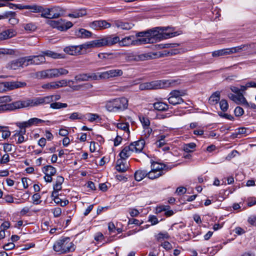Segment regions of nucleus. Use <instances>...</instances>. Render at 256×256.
Wrapping results in <instances>:
<instances>
[{
    "mask_svg": "<svg viewBox=\"0 0 256 256\" xmlns=\"http://www.w3.org/2000/svg\"><path fill=\"white\" fill-rule=\"evenodd\" d=\"M10 68L12 70H17L20 67H23L20 58L12 61L8 65Z\"/></svg>",
    "mask_w": 256,
    "mask_h": 256,
    "instance_id": "obj_38",
    "label": "nucleus"
},
{
    "mask_svg": "<svg viewBox=\"0 0 256 256\" xmlns=\"http://www.w3.org/2000/svg\"><path fill=\"white\" fill-rule=\"evenodd\" d=\"M172 30V28L169 26L154 28L150 30L148 36L136 40L135 44L136 45L153 44L178 35L177 32Z\"/></svg>",
    "mask_w": 256,
    "mask_h": 256,
    "instance_id": "obj_1",
    "label": "nucleus"
},
{
    "mask_svg": "<svg viewBox=\"0 0 256 256\" xmlns=\"http://www.w3.org/2000/svg\"><path fill=\"white\" fill-rule=\"evenodd\" d=\"M70 82L74 83V81L72 80H60L55 82L56 85V88L68 86V84Z\"/></svg>",
    "mask_w": 256,
    "mask_h": 256,
    "instance_id": "obj_45",
    "label": "nucleus"
},
{
    "mask_svg": "<svg viewBox=\"0 0 256 256\" xmlns=\"http://www.w3.org/2000/svg\"><path fill=\"white\" fill-rule=\"evenodd\" d=\"M220 109L223 112L226 111L228 108V104L227 102V101L226 100H222L220 101Z\"/></svg>",
    "mask_w": 256,
    "mask_h": 256,
    "instance_id": "obj_55",
    "label": "nucleus"
},
{
    "mask_svg": "<svg viewBox=\"0 0 256 256\" xmlns=\"http://www.w3.org/2000/svg\"><path fill=\"white\" fill-rule=\"evenodd\" d=\"M234 112L236 116H240L244 114V111L242 108L240 106H237Z\"/></svg>",
    "mask_w": 256,
    "mask_h": 256,
    "instance_id": "obj_59",
    "label": "nucleus"
},
{
    "mask_svg": "<svg viewBox=\"0 0 256 256\" xmlns=\"http://www.w3.org/2000/svg\"><path fill=\"white\" fill-rule=\"evenodd\" d=\"M22 26L28 32H33L36 28V26L32 23L23 24Z\"/></svg>",
    "mask_w": 256,
    "mask_h": 256,
    "instance_id": "obj_49",
    "label": "nucleus"
},
{
    "mask_svg": "<svg viewBox=\"0 0 256 256\" xmlns=\"http://www.w3.org/2000/svg\"><path fill=\"white\" fill-rule=\"evenodd\" d=\"M161 246L166 250H168L172 248V245L167 241H165L162 243Z\"/></svg>",
    "mask_w": 256,
    "mask_h": 256,
    "instance_id": "obj_61",
    "label": "nucleus"
},
{
    "mask_svg": "<svg viewBox=\"0 0 256 256\" xmlns=\"http://www.w3.org/2000/svg\"><path fill=\"white\" fill-rule=\"evenodd\" d=\"M42 88L46 90L57 89L56 85L55 83V82H48L46 84H43L42 86Z\"/></svg>",
    "mask_w": 256,
    "mask_h": 256,
    "instance_id": "obj_48",
    "label": "nucleus"
},
{
    "mask_svg": "<svg viewBox=\"0 0 256 256\" xmlns=\"http://www.w3.org/2000/svg\"><path fill=\"white\" fill-rule=\"evenodd\" d=\"M53 70L54 78H58L62 76H65L68 73V70L63 68H53Z\"/></svg>",
    "mask_w": 256,
    "mask_h": 256,
    "instance_id": "obj_30",
    "label": "nucleus"
},
{
    "mask_svg": "<svg viewBox=\"0 0 256 256\" xmlns=\"http://www.w3.org/2000/svg\"><path fill=\"white\" fill-rule=\"evenodd\" d=\"M54 96H48L44 97L36 98L34 99L26 100L24 101H18V103H20L18 108L48 104L54 101Z\"/></svg>",
    "mask_w": 256,
    "mask_h": 256,
    "instance_id": "obj_3",
    "label": "nucleus"
},
{
    "mask_svg": "<svg viewBox=\"0 0 256 256\" xmlns=\"http://www.w3.org/2000/svg\"><path fill=\"white\" fill-rule=\"evenodd\" d=\"M100 72L88 74V80H98L100 79H104V78H102L100 76Z\"/></svg>",
    "mask_w": 256,
    "mask_h": 256,
    "instance_id": "obj_54",
    "label": "nucleus"
},
{
    "mask_svg": "<svg viewBox=\"0 0 256 256\" xmlns=\"http://www.w3.org/2000/svg\"><path fill=\"white\" fill-rule=\"evenodd\" d=\"M74 80L75 81H74V82H76V83L88 81V74H78L74 76Z\"/></svg>",
    "mask_w": 256,
    "mask_h": 256,
    "instance_id": "obj_37",
    "label": "nucleus"
},
{
    "mask_svg": "<svg viewBox=\"0 0 256 256\" xmlns=\"http://www.w3.org/2000/svg\"><path fill=\"white\" fill-rule=\"evenodd\" d=\"M140 120L141 123L142 124L143 128L149 126L150 124V122L149 119L148 118H146L144 116L140 117Z\"/></svg>",
    "mask_w": 256,
    "mask_h": 256,
    "instance_id": "obj_57",
    "label": "nucleus"
},
{
    "mask_svg": "<svg viewBox=\"0 0 256 256\" xmlns=\"http://www.w3.org/2000/svg\"><path fill=\"white\" fill-rule=\"evenodd\" d=\"M156 239L158 241H162L166 239H168L170 236L167 232H160L154 236Z\"/></svg>",
    "mask_w": 256,
    "mask_h": 256,
    "instance_id": "obj_41",
    "label": "nucleus"
},
{
    "mask_svg": "<svg viewBox=\"0 0 256 256\" xmlns=\"http://www.w3.org/2000/svg\"><path fill=\"white\" fill-rule=\"evenodd\" d=\"M148 171L144 170H138L134 173V178L136 180L140 182L147 176Z\"/></svg>",
    "mask_w": 256,
    "mask_h": 256,
    "instance_id": "obj_28",
    "label": "nucleus"
},
{
    "mask_svg": "<svg viewBox=\"0 0 256 256\" xmlns=\"http://www.w3.org/2000/svg\"><path fill=\"white\" fill-rule=\"evenodd\" d=\"M220 99V92H216L214 93L209 98V103L214 105L218 102Z\"/></svg>",
    "mask_w": 256,
    "mask_h": 256,
    "instance_id": "obj_32",
    "label": "nucleus"
},
{
    "mask_svg": "<svg viewBox=\"0 0 256 256\" xmlns=\"http://www.w3.org/2000/svg\"><path fill=\"white\" fill-rule=\"evenodd\" d=\"M54 250L61 254L74 251L75 246L68 237L57 240L53 246Z\"/></svg>",
    "mask_w": 256,
    "mask_h": 256,
    "instance_id": "obj_4",
    "label": "nucleus"
},
{
    "mask_svg": "<svg viewBox=\"0 0 256 256\" xmlns=\"http://www.w3.org/2000/svg\"><path fill=\"white\" fill-rule=\"evenodd\" d=\"M157 54L156 53L154 52H148V53H144L142 54L136 56V61H144L149 60L154 58H155Z\"/></svg>",
    "mask_w": 256,
    "mask_h": 256,
    "instance_id": "obj_23",
    "label": "nucleus"
},
{
    "mask_svg": "<svg viewBox=\"0 0 256 256\" xmlns=\"http://www.w3.org/2000/svg\"><path fill=\"white\" fill-rule=\"evenodd\" d=\"M76 35L80 38H88L91 37L92 33L86 29L80 28L75 32Z\"/></svg>",
    "mask_w": 256,
    "mask_h": 256,
    "instance_id": "obj_20",
    "label": "nucleus"
},
{
    "mask_svg": "<svg viewBox=\"0 0 256 256\" xmlns=\"http://www.w3.org/2000/svg\"><path fill=\"white\" fill-rule=\"evenodd\" d=\"M134 152L131 147L130 144L129 146H126L124 148L121 152L120 153L119 156L121 158L126 159L129 157Z\"/></svg>",
    "mask_w": 256,
    "mask_h": 256,
    "instance_id": "obj_21",
    "label": "nucleus"
},
{
    "mask_svg": "<svg viewBox=\"0 0 256 256\" xmlns=\"http://www.w3.org/2000/svg\"><path fill=\"white\" fill-rule=\"evenodd\" d=\"M20 60L22 65V66H26L30 64H33V58L32 56H30L20 58Z\"/></svg>",
    "mask_w": 256,
    "mask_h": 256,
    "instance_id": "obj_36",
    "label": "nucleus"
},
{
    "mask_svg": "<svg viewBox=\"0 0 256 256\" xmlns=\"http://www.w3.org/2000/svg\"><path fill=\"white\" fill-rule=\"evenodd\" d=\"M26 86V83L24 82L18 81L3 82L0 83V91L12 90L15 88H22Z\"/></svg>",
    "mask_w": 256,
    "mask_h": 256,
    "instance_id": "obj_9",
    "label": "nucleus"
},
{
    "mask_svg": "<svg viewBox=\"0 0 256 256\" xmlns=\"http://www.w3.org/2000/svg\"><path fill=\"white\" fill-rule=\"evenodd\" d=\"M46 23L52 28H57L60 31L66 30L72 26V24L70 22H66L62 19L58 20H48Z\"/></svg>",
    "mask_w": 256,
    "mask_h": 256,
    "instance_id": "obj_7",
    "label": "nucleus"
},
{
    "mask_svg": "<svg viewBox=\"0 0 256 256\" xmlns=\"http://www.w3.org/2000/svg\"><path fill=\"white\" fill-rule=\"evenodd\" d=\"M128 106V100L125 98H120L106 102V109L110 112H118L126 110Z\"/></svg>",
    "mask_w": 256,
    "mask_h": 256,
    "instance_id": "obj_2",
    "label": "nucleus"
},
{
    "mask_svg": "<svg viewBox=\"0 0 256 256\" xmlns=\"http://www.w3.org/2000/svg\"><path fill=\"white\" fill-rule=\"evenodd\" d=\"M60 8L58 7H54L51 8H47L42 11L41 16L42 17L52 20L57 18L60 16L59 12Z\"/></svg>",
    "mask_w": 256,
    "mask_h": 256,
    "instance_id": "obj_10",
    "label": "nucleus"
},
{
    "mask_svg": "<svg viewBox=\"0 0 256 256\" xmlns=\"http://www.w3.org/2000/svg\"><path fill=\"white\" fill-rule=\"evenodd\" d=\"M94 42L95 48H100L107 46L105 37H103L100 39L94 40Z\"/></svg>",
    "mask_w": 256,
    "mask_h": 256,
    "instance_id": "obj_39",
    "label": "nucleus"
},
{
    "mask_svg": "<svg viewBox=\"0 0 256 256\" xmlns=\"http://www.w3.org/2000/svg\"><path fill=\"white\" fill-rule=\"evenodd\" d=\"M136 56L134 55L133 53H128L126 54V60L128 62L136 61Z\"/></svg>",
    "mask_w": 256,
    "mask_h": 256,
    "instance_id": "obj_58",
    "label": "nucleus"
},
{
    "mask_svg": "<svg viewBox=\"0 0 256 256\" xmlns=\"http://www.w3.org/2000/svg\"><path fill=\"white\" fill-rule=\"evenodd\" d=\"M10 161V156L8 154H4L0 159V163L2 164H6Z\"/></svg>",
    "mask_w": 256,
    "mask_h": 256,
    "instance_id": "obj_62",
    "label": "nucleus"
},
{
    "mask_svg": "<svg viewBox=\"0 0 256 256\" xmlns=\"http://www.w3.org/2000/svg\"><path fill=\"white\" fill-rule=\"evenodd\" d=\"M249 47L250 46L248 44H242L240 46H236L238 52L247 50L249 48Z\"/></svg>",
    "mask_w": 256,
    "mask_h": 256,
    "instance_id": "obj_60",
    "label": "nucleus"
},
{
    "mask_svg": "<svg viewBox=\"0 0 256 256\" xmlns=\"http://www.w3.org/2000/svg\"><path fill=\"white\" fill-rule=\"evenodd\" d=\"M166 166L163 164L152 162L151 164V168L153 171L162 174V176L164 174L163 171L166 168Z\"/></svg>",
    "mask_w": 256,
    "mask_h": 256,
    "instance_id": "obj_25",
    "label": "nucleus"
},
{
    "mask_svg": "<svg viewBox=\"0 0 256 256\" xmlns=\"http://www.w3.org/2000/svg\"><path fill=\"white\" fill-rule=\"evenodd\" d=\"M33 64H40L46 62V58L43 54L38 56H32Z\"/></svg>",
    "mask_w": 256,
    "mask_h": 256,
    "instance_id": "obj_31",
    "label": "nucleus"
},
{
    "mask_svg": "<svg viewBox=\"0 0 256 256\" xmlns=\"http://www.w3.org/2000/svg\"><path fill=\"white\" fill-rule=\"evenodd\" d=\"M114 25L118 28L123 30H129L134 26V24L130 22H123L120 20H114Z\"/></svg>",
    "mask_w": 256,
    "mask_h": 256,
    "instance_id": "obj_14",
    "label": "nucleus"
},
{
    "mask_svg": "<svg viewBox=\"0 0 256 256\" xmlns=\"http://www.w3.org/2000/svg\"><path fill=\"white\" fill-rule=\"evenodd\" d=\"M235 102L237 104H241L243 106L248 105V103L246 101V98L244 96L242 93L236 95Z\"/></svg>",
    "mask_w": 256,
    "mask_h": 256,
    "instance_id": "obj_35",
    "label": "nucleus"
},
{
    "mask_svg": "<svg viewBox=\"0 0 256 256\" xmlns=\"http://www.w3.org/2000/svg\"><path fill=\"white\" fill-rule=\"evenodd\" d=\"M80 48H82H82L88 49V48H95L94 45V40H92V41L87 42L84 44L82 45H80Z\"/></svg>",
    "mask_w": 256,
    "mask_h": 256,
    "instance_id": "obj_52",
    "label": "nucleus"
},
{
    "mask_svg": "<svg viewBox=\"0 0 256 256\" xmlns=\"http://www.w3.org/2000/svg\"><path fill=\"white\" fill-rule=\"evenodd\" d=\"M131 147L135 152H142L145 145V141L143 139H140L138 141L131 143Z\"/></svg>",
    "mask_w": 256,
    "mask_h": 256,
    "instance_id": "obj_16",
    "label": "nucleus"
},
{
    "mask_svg": "<svg viewBox=\"0 0 256 256\" xmlns=\"http://www.w3.org/2000/svg\"><path fill=\"white\" fill-rule=\"evenodd\" d=\"M226 55H230L228 48L218 50L212 52V56L213 57H218Z\"/></svg>",
    "mask_w": 256,
    "mask_h": 256,
    "instance_id": "obj_29",
    "label": "nucleus"
},
{
    "mask_svg": "<svg viewBox=\"0 0 256 256\" xmlns=\"http://www.w3.org/2000/svg\"><path fill=\"white\" fill-rule=\"evenodd\" d=\"M44 122V120H42L41 119L36 118H30L27 121V124L28 127H30L32 126L33 125H37L39 124L42 123Z\"/></svg>",
    "mask_w": 256,
    "mask_h": 256,
    "instance_id": "obj_40",
    "label": "nucleus"
},
{
    "mask_svg": "<svg viewBox=\"0 0 256 256\" xmlns=\"http://www.w3.org/2000/svg\"><path fill=\"white\" fill-rule=\"evenodd\" d=\"M53 200L54 202L58 204H60L61 206H64L68 204V200H62L58 196H54L53 198Z\"/></svg>",
    "mask_w": 256,
    "mask_h": 256,
    "instance_id": "obj_43",
    "label": "nucleus"
},
{
    "mask_svg": "<svg viewBox=\"0 0 256 256\" xmlns=\"http://www.w3.org/2000/svg\"><path fill=\"white\" fill-rule=\"evenodd\" d=\"M16 32L14 29L9 28L6 30L0 32V40L10 38L16 36Z\"/></svg>",
    "mask_w": 256,
    "mask_h": 256,
    "instance_id": "obj_15",
    "label": "nucleus"
},
{
    "mask_svg": "<svg viewBox=\"0 0 256 256\" xmlns=\"http://www.w3.org/2000/svg\"><path fill=\"white\" fill-rule=\"evenodd\" d=\"M90 26L95 30H102L108 28L112 26L111 24L106 20H96L90 22Z\"/></svg>",
    "mask_w": 256,
    "mask_h": 256,
    "instance_id": "obj_11",
    "label": "nucleus"
},
{
    "mask_svg": "<svg viewBox=\"0 0 256 256\" xmlns=\"http://www.w3.org/2000/svg\"><path fill=\"white\" fill-rule=\"evenodd\" d=\"M64 52L70 55H76L80 54L82 48L80 46H68L66 47Z\"/></svg>",
    "mask_w": 256,
    "mask_h": 256,
    "instance_id": "obj_18",
    "label": "nucleus"
},
{
    "mask_svg": "<svg viewBox=\"0 0 256 256\" xmlns=\"http://www.w3.org/2000/svg\"><path fill=\"white\" fill-rule=\"evenodd\" d=\"M12 101L10 96H6L0 97V112H3L7 110H14L18 109V102L8 104Z\"/></svg>",
    "mask_w": 256,
    "mask_h": 256,
    "instance_id": "obj_6",
    "label": "nucleus"
},
{
    "mask_svg": "<svg viewBox=\"0 0 256 256\" xmlns=\"http://www.w3.org/2000/svg\"><path fill=\"white\" fill-rule=\"evenodd\" d=\"M43 172L46 175L52 176L56 174V170L54 167L51 166H46L44 167Z\"/></svg>",
    "mask_w": 256,
    "mask_h": 256,
    "instance_id": "obj_33",
    "label": "nucleus"
},
{
    "mask_svg": "<svg viewBox=\"0 0 256 256\" xmlns=\"http://www.w3.org/2000/svg\"><path fill=\"white\" fill-rule=\"evenodd\" d=\"M107 46H111L117 43L119 44L120 38L113 35L104 36Z\"/></svg>",
    "mask_w": 256,
    "mask_h": 256,
    "instance_id": "obj_24",
    "label": "nucleus"
},
{
    "mask_svg": "<svg viewBox=\"0 0 256 256\" xmlns=\"http://www.w3.org/2000/svg\"><path fill=\"white\" fill-rule=\"evenodd\" d=\"M196 147V144L194 142H191L186 144L184 146L183 149L186 152H193V150Z\"/></svg>",
    "mask_w": 256,
    "mask_h": 256,
    "instance_id": "obj_47",
    "label": "nucleus"
},
{
    "mask_svg": "<svg viewBox=\"0 0 256 256\" xmlns=\"http://www.w3.org/2000/svg\"><path fill=\"white\" fill-rule=\"evenodd\" d=\"M86 115L88 120L91 122L100 118V116L96 114L88 113Z\"/></svg>",
    "mask_w": 256,
    "mask_h": 256,
    "instance_id": "obj_56",
    "label": "nucleus"
},
{
    "mask_svg": "<svg viewBox=\"0 0 256 256\" xmlns=\"http://www.w3.org/2000/svg\"><path fill=\"white\" fill-rule=\"evenodd\" d=\"M186 92L184 90H173L170 94V97L168 98V102L172 105H176L184 102L182 96H184Z\"/></svg>",
    "mask_w": 256,
    "mask_h": 256,
    "instance_id": "obj_8",
    "label": "nucleus"
},
{
    "mask_svg": "<svg viewBox=\"0 0 256 256\" xmlns=\"http://www.w3.org/2000/svg\"><path fill=\"white\" fill-rule=\"evenodd\" d=\"M123 74V72L120 69H112L108 71L102 72L100 76L104 79H108L114 77L120 76Z\"/></svg>",
    "mask_w": 256,
    "mask_h": 256,
    "instance_id": "obj_12",
    "label": "nucleus"
},
{
    "mask_svg": "<svg viewBox=\"0 0 256 256\" xmlns=\"http://www.w3.org/2000/svg\"><path fill=\"white\" fill-rule=\"evenodd\" d=\"M45 56L55 59L64 58V56L62 54L56 53L51 50H46L42 52Z\"/></svg>",
    "mask_w": 256,
    "mask_h": 256,
    "instance_id": "obj_27",
    "label": "nucleus"
},
{
    "mask_svg": "<svg viewBox=\"0 0 256 256\" xmlns=\"http://www.w3.org/2000/svg\"><path fill=\"white\" fill-rule=\"evenodd\" d=\"M186 189L183 186L178 187L176 190V193L178 195H181L186 192Z\"/></svg>",
    "mask_w": 256,
    "mask_h": 256,
    "instance_id": "obj_64",
    "label": "nucleus"
},
{
    "mask_svg": "<svg viewBox=\"0 0 256 256\" xmlns=\"http://www.w3.org/2000/svg\"><path fill=\"white\" fill-rule=\"evenodd\" d=\"M86 10L81 9V10H76L72 14H68V16L71 18H78L80 17H82L84 16H85V15H86Z\"/></svg>",
    "mask_w": 256,
    "mask_h": 256,
    "instance_id": "obj_34",
    "label": "nucleus"
},
{
    "mask_svg": "<svg viewBox=\"0 0 256 256\" xmlns=\"http://www.w3.org/2000/svg\"><path fill=\"white\" fill-rule=\"evenodd\" d=\"M68 104H66L60 102H53L50 104V108L53 109H60L66 108Z\"/></svg>",
    "mask_w": 256,
    "mask_h": 256,
    "instance_id": "obj_44",
    "label": "nucleus"
},
{
    "mask_svg": "<svg viewBox=\"0 0 256 256\" xmlns=\"http://www.w3.org/2000/svg\"><path fill=\"white\" fill-rule=\"evenodd\" d=\"M129 124L128 123H124V122H120L118 123L117 124V128L119 129L124 130L128 133H130V130L128 128Z\"/></svg>",
    "mask_w": 256,
    "mask_h": 256,
    "instance_id": "obj_50",
    "label": "nucleus"
},
{
    "mask_svg": "<svg viewBox=\"0 0 256 256\" xmlns=\"http://www.w3.org/2000/svg\"><path fill=\"white\" fill-rule=\"evenodd\" d=\"M154 110L158 111H166L168 109V105L162 102H158L152 104Z\"/></svg>",
    "mask_w": 256,
    "mask_h": 256,
    "instance_id": "obj_26",
    "label": "nucleus"
},
{
    "mask_svg": "<svg viewBox=\"0 0 256 256\" xmlns=\"http://www.w3.org/2000/svg\"><path fill=\"white\" fill-rule=\"evenodd\" d=\"M24 8H25V9H30L32 10V12H42V7L40 6H38L36 5H33V6H30V5H26L24 6Z\"/></svg>",
    "mask_w": 256,
    "mask_h": 256,
    "instance_id": "obj_46",
    "label": "nucleus"
},
{
    "mask_svg": "<svg viewBox=\"0 0 256 256\" xmlns=\"http://www.w3.org/2000/svg\"><path fill=\"white\" fill-rule=\"evenodd\" d=\"M136 40H134V36H126L120 40L119 42V44L122 46H129L130 45H136Z\"/></svg>",
    "mask_w": 256,
    "mask_h": 256,
    "instance_id": "obj_19",
    "label": "nucleus"
},
{
    "mask_svg": "<svg viewBox=\"0 0 256 256\" xmlns=\"http://www.w3.org/2000/svg\"><path fill=\"white\" fill-rule=\"evenodd\" d=\"M54 217H58L62 214V209L60 208H56L52 210Z\"/></svg>",
    "mask_w": 256,
    "mask_h": 256,
    "instance_id": "obj_63",
    "label": "nucleus"
},
{
    "mask_svg": "<svg viewBox=\"0 0 256 256\" xmlns=\"http://www.w3.org/2000/svg\"><path fill=\"white\" fill-rule=\"evenodd\" d=\"M116 170H118V172H126L128 168V166L126 164V159H124L121 158H120L118 159L116 162Z\"/></svg>",
    "mask_w": 256,
    "mask_h": 256,
    "instance_id": "obj_17",
    "label": "nucleus"
},
{
    "mask_svg": "<svg viewBox=\"0 0 256 256\" xmlns=\"http://www.w3.org/2000/svg\"><path fill=\"white\" fill-rule=\"evenodd\" d=\"M34 76L35 77L38 79H46L54 78L53 68L38 72L35 73Z\"/></svg>",
    "mask_w": 256,
    "mask_h": 256,
    "instance_id": "obj_13",
    "label": "nucleus"
},
{
    "mask_svg": "<svg viewBox=\"0 0 256 256\" xmlns=\"http://www.w3.org/2000/svg\"><path fill=\"white\" fill-rule=\"evenodd\" d=\"M162 176V174L160 172H157L155 171H153V170L151 168V170L148 172L147 176L150 180H154L157 178Z\"/></svg>",
    "mask_w": 256,
    "mask_h": 256,
    "instance_id": "obj_42",
    "label": "nucleus"
},
{
    "mask_svg": "<svg viewBox=\"0 0 256 256\" xmlns=\"http://www.w3.org/2000/svg\"><path fill=\"white\" fill-rule=\"evenodd\" d=\"M84 118V116L79 112H73L70 116V118L72 120H82Z\"/></svg>",
    "mask_w": 256,
    "mask_h": 256,
    "instance_id": "obj_51",
    "label": "nucleus"
},
{
    "mask_svg": "<svg viewBox=\"0 0 256 256\" xmlns=\"http://www.w3.org/2000/svg\"><path fill=\"white\" fill-rule=\"evenodd\" d=\"M157 54L156 53L154 52H148V53H144L142 54L136 56V61H144L149 60L154 58H155Z\"/></svg>",
    "mask_w": 256,
    "mask_h": 256,
    "instance_id": "obj_22",
    "label": "nucleus"
},
{
    "mask_svg": "<svg viewBox=\"0 0 256 256\" xmlns=\"http://www.w3.org/2000/svg\"><path fill=\"white\" fill-rule=\"evenodd\" d=\"M171 84L169 80H155L140 84L139 85V89L141 90H156L168 86Z\"/></svg>",
    "mask_w": 256,
    "mask_h": 256,
    "instance_id": "obj_5",
    "label": "nucleus"
},
{
    "mask_svg": "<svg viewBox=\"0 0 256 256\" xmlns=\"http://www.w3.org/2000/svg\"><path fill=\"white\" fill-rule=\"evenodd\" d=\"M41 196L40 194L36 193L34 194L32 196V203L34 204H38L42 202L40 200Z\"/></svg>",
    "mask_w": 256,
    "mask_h": 256,
    "instance_id": "obj_53",
    "label": "nucleus"
}]
</instances>
